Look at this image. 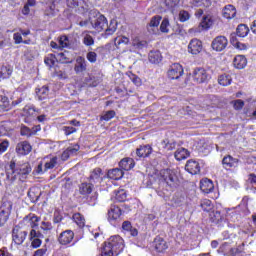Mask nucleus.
I'll return each mask as SVG.
<instances>
[{"instance_id": "4c0bfd02", "label": "nucleus", "mask_w": 256, "mask_h": 256, "mask_svg": "<svg viewBox=\"0 0 256 256\" xmlns=\"http://www.w3.org/2000/svg\"><path fill=\"white\" fill-rule=\"evenodd\" d=\"M85 81L88 87H97L101 83V80L93 75L86 77Z\"/></svg>"}, {"instance_id": "f3484780", "label": "nucleus", "mask_w": 256, "mask_h": 256, "mask_svg": "<svg viewBox=\"0 0 256 256\" xmlns=\"http://www.w3.org/2000/svg\"><path fill=\"white\" fill-rule=\"evenodd\" d=\"M93 189H95V185L91 183L90 181L81 183L79 185V193L80 195H83L84 197H89L91 193H93Z\"/></svg>"}, {"instance_id": "5701e85b", "label": "nucleus", "mask_w": 256, "mask_h": 256, "mask_svg": "<svg viewBox=\"0 0 256 256\" xmlns=\"http://www.w3.org/2000/svg\"><path fill=\"white\" fill-rule=\"evenodd\" d=\"M200 189L203 193H211L215 189V186L213 185V181L204 178L200 181Z\"/></svg>"}, {"instance_id": "dca6fc26", "label": "nucleus", "mask_w": 256, "mask_h": 256, "mask_svg": "<svg viewBox=\"0 0 256 256\" xmlns=\"http://www.w3.org/2000/svg\"><path fill=\"white\" fill-rule=\"evenodd\" d=\"M214 23H215V19L213 18V15L206 14L202 17L199 27H201L202 31H209V29H211Z\"/></svg>"}, {"instance_id": "6e6d98bb", "label": "nucleus", "mask_w": 256, "mask_h": 256, "mask_svg": "<svg viewBox=\"0 0 256 256\" xmlns=\"http://www.w3.org/2000/svg\"><path fill=\"white\" fill-rule=\"evenodd\" d=\"M59 45L61 49H65V47H69V38H67V36H61L59 39Z\"/></svg>"}, {"instance_id": "338daca9", "label": "nucleus", "mask_w": 256, "mask_h": 256, "mask_svg": "<svg viewBox=\"0 0 256 256\" xmlns=\"http://www.w3.org/2000/svg\"><path fill=\"white\" fill-rule=\"evenodd\" d=\"M24 113L28 117H33V115H35V108L34 107H25L24 108Z\"/></svg>"}, {"instance_id": "20e7f679", "label": "nucleus", "mask_w": 256, "mask_h": 256, "mask_svg": "<svg viewBox=\"0 0 256 256\" xmlns=\"http://www.w3.org/2000/svg\"><path fill=\"white\" fill-rule=\"evenodd\" d=\"M92 27L96 29V31H103L105 30V36L109 37V35H113L115 31H117V21L112 20L110 21V24L107 22V18L100 13L97 14V17L95 20H91Z\"/></svg>"}, {"instance_id": "f257e3e1", "label": "nucleus", "mask_w": 256, "mask_h": 256, "mask_svg": "<svg viewBox=\"0 0 256 256\" xmlns=\"http://www.w3.org/2000/svg\"><path fill=\"white\" fill-rule=\"evenodd\" d=\"M179 183L177 173L171 169H165L160 171L159 187L157 193L159 197H167L169 191H173Z\"/></svg>"}, {"instance_id": "6e6552de", "label": "nucleus", "mask_w": 256, "mask_h": 256, "mask_svg": "<svg viewBox=\"0 0 256 256\" xmlns=\"http://www.w3.org/2000/svg\"><path fill=\"white\" fill-rule=\"evenodd\" d=\"M227 45H229V40H227V37L225 36H217L213 39L211 43V47L214 51H224V49H227Z\"/></svg>"}, {"instance_id": "9b49d317", "label": "nucleus", "mask_w": 256, "mask_h": 256, "mask_svg": "<svg viewBox=\"0 0 256 256\" xmlns=\"http://www.w3.org/2000/svg\"><path fill=\"white\" fill-rule=\"evenodd\" d=\"M67 6L72 9H78L80 13H87L89 6L85 3V0H66Z\"/></svg>"}, {"instance_id": "c756f323", "label": "nucleus", "mask_w": 256, "mask_h": 256, "mask_svg": "<svg viewBox=\"0 0 256 256\" xmlns=\"http://www.w3.org/2000/svg\"><path fill=\"white\" fill-rule=\"evenodd\" d=\"M108 178L113 179L114 181H119V179L123 178V170L120 168H114L112 170H109L108 173Z\"/></svg>"}, {"instance_id": "e433bc0d", "label": "nucleus", "mask_w": 256, "mask_h": 256, "mask_svg": "<svg viewBox=\"0 0 256 256\" xmlns=\"http://www.w3.org/2000/svg\"><path fill=\"white\" fill-rule=\"evenodd\" d=\"M161 146L166 151H173V149H175V147H177V143H175V141H171L169 139H165V140H163L161 142Z\"/></svg>"}, {"instance_id": "c85d7f7f", "label": "nucleus", "mask_w": 256, "mask_h": 256, "mask_svg": "<svg viewBox=\"0 0 256 256\" xmlns=\"http://www.w3.org/2000/svg\"><path fill=\"white\" fill-rule=\"evenodd\" d=\"M236 69H245L247 67V58L243 55H238L233 60Z\"/></svg>"}, {"instance_id": "de8ad7c7", "label": "nucleus", "mask_w": 256, "mask_h": 256, "mask_svg": "<svg viewBox=\"0 0 256 256\" xmlns=\"http://www.w3.org/2000/svg\"><path fill=\"white\" fill-rule=\"evenodd\" d=\"M57 165V157L50 158L49 161L45 162L44 164V171H49V169H54Z\"/></svg>"}, {"instance_id": "39448f33", "label": "nucleus", "mask_w": 256, "mask_h": 256, "mask_svg": "<svg viewBox=\"0 0 256 256\" xmlns=\"http://www.w3.org/2000/svg\"><path fill=\"white\" fill-rule=\"evenodd\" d=\"M39 220L40 218L37 217L35 214H30L23 219V223H30V227H31V231L29 234L30 241H33V239H38L43 237V234H41V232L34 229V227H39V224H38Z\"/></svg>"}, {"instance_id": "7c9ffc66", "label": "nucleus", "mask_w": 256, "mask_h": 256, "mask_svg": "<svg viewBox=\"0 0 256 256\" xmlns=\"http://www.w3.org/2000/svg\"><path fill=\"white\" fill-rule=\"evenodd\" d=\"M122 229L123 231L130 233L132 237H137V235H139V231L137 230V228H133V225H131L130 221H124L122 223Z\"/></svg>"}, {"instance_id": "e2e57ef3", "label": "nucleus", "mask_w": 256, "mask_h": 256, "mask_svg": "<svg viewBox=\"0 0 256 256\" xmlns=\"http://www.w3.org/2000/svg\"><path fill=\"white\" fill-rule=\"evenodd\" d=\"M86 58L90 63H96L97 61V53L95 52H88Z\"/></svg>"}, {"instance_id": "a878e982", "label": "nucleus", "mask_w": 256, "mask_h": 256, "mask_svg": "<svg viewBox=\"0 0 256 256\" xmlns=\"http://www.w3.org/2000/svg\"><path fill=\"white\" fill-rule=\"evenodd\" d=\"M222 15L223 17H225V19H233L235 15H237V9L235 8V6L229 4L224 7Z\"/></svg>"}, {"instance_id": "052dcab7", "label": "nucleus", "mask_w": 256, "mask_h": 256, "mask_svg": "<svg viewBox=\"0 0 256 256\" xmlns=\"http://www.w3.org/2000/svg\"><path fill=\"white\" fill-rule=\"evenodd\" d=\"M40 227L43 229V231H51V229H53V224L48 221H42Z\"/></svg>"}, {"instance_id": "4d7b16f0", "label": "nucleus", "mask_w": 256, "mask_h": 256, "mask_svg": "<svg viewBox=\"0 0 256 256\" xmlns=\"http://www.w3.org/2000/svg\"><path fill=\"white\" fill-rule=\"evenodd\" d=\"M62 131H64L65 135H73V133H77V128L73 126H64Z\"/></svg>"}, {"instance_id": "ddd939ff", "label": "nucleus", "mask_w": 256, "mask_h": 256, "mask_svg": "<svg viewBox=\"0 0 256 256\" xmlns=\"http://www.w3.org/2000/svg\"><path fill=\"white\" fill-rule=\"evenodd\" d=\"M200 51H203V43L197 38L192 39L188 45V52L192 55H199Z\"/></svg>"}, {"instance_id": "2f4dec72", "label": "nucleus", "mask_w": 256, "mask_h": 256, "mask_svg": "<svg viewBox=\"0 0 256 256\" xmlns=\"http://www.w3.org/2000/svg\"><path fill=\"white\" fill-rule=\"evenodd\" d=\"M153 148H151L149 145L140 146L136 150L137 157H149L152 153Z\"/></svg>"}, {"instance_id": "3c124183", "label": "nucleus", "mask_w": 256, "mask_h": 256, "mask_svg": "<svg viewBox=\"0 0 256 256\" xmlns=\"http://www.w3.org/2000/svg\"><path fill=\"white\" fill-rule=\"evenodd\" d=\"M161 33H169V18H164L160 24Z\"/></svg>"}, {"instance_id": "0eeeda50", "label": "nucleus", "mask_w": 256, "mask_h": 256, "mask_svg": "<svg viewBox=\"0 0 256 256\" xmlns=\"http://www.w3.org/2000/svg\"><path fill=\"white\" fill-rule=\"evenodd\" d=\"M192 77L196 83H207L211 79V75L207 73V70L201 67L194 69Z\"/></svg>"}, {"instance_id": "ea45409f", "label": "nucleus", "mask_w": 256, "mask_h": 256, "mask_svg": "<svg viewBox=\"0 0 256 256\" xmlns=\"http://www.w3.org/2000/svg\"><path fill=\"white\" fill-rule=\"evenodd\" d=\"M11 73L13 70L9 66H2L0 70V78L1 79H9L11 77Z\"/></svg>"}, {"instance_id": "a19ab883", "label": "nucleus", "mask_w": 256, "mask_h": 256, "mask_svg": "<svg viewBox=\"0 0 256 256\" xmlns=\"http://www.w3.org/2000/svg\"><path fill=\"white\" fill-rule=\"evenodd\" d=\"M132 46L134 47V49H145V47H147V41L145 40H140L139 38H135L132 41Z\"/></svg>"}, {"instance_id": "c03bdc74", "label": "nucleus", "mask_w": 256, "mask_h": 256, "mask_svg": "<svg viewBox=\"0 0 256 256\" xmlns=\"http://www.w3.org/2000/svg\"><path fill=\"white\" fill-rule=\"evenodd\" d=\"M200 207L203 209V211L209 212L211 209H213V203L209 199H204L201 201Z\"/></svg>"}, {"instance_id": "c9c22d12", "label": "nucleus", "mask_w": 256, "mask_h": 256, "mask_svg": "<svg viewBox=\"0 0 256 256\" xmlns=\"http://www.w3.org/2000/svg\"><path fill=\"white\" fill-rule=\"evenodd\" d=\"M238 37H247L249 35V27L245 24H239L236 29Z\"/></svg>"}, {"instance_id": "13d9d810", "label": "nucleus", "mask_w": 256, "mask_h": 256, "mask_svg": "<svg viewBox=\"0 0 256 256\" xmlns=\"http://www.w3.org/2000/svg\"><path fill=\"white\" fill-rule=\"evenodd\" d=\"M113 117H115V112L113 110H109L101 117V119L103 121H111Z\"/></svg>"}, {"instance_id": "a211bd4d", "label": "nucleus", "mask_w": 256, "mask_h": 256, "mask_svg": "<svg viewBox=\"0 0 256 256\" xmlns=\"http://www.w3.org/2000/svg\"><path fill=\"white\" fill-rule=\"evenodd\" d=\"M32 150L31 144L27 141L19 142L16 145V153L18 155H29V152Z\"/></svg>"}, {"instance_id": "7ed1b4c3", "label": "nucleus", "mask_w": 256, "mask_h": 256, "mask_svg": "<svg viewBox=\"0 0 256 256\" xmlns=\"http://www.w3.org/2000/svg\"><path fill=\"white\" fill-rule=\"evenodd\" d=\"M125 249V241L119 235L111 236L104 243L101 254L99 256H117Z\"/></svg>"}, {"instance_id": "79ce46f5", "label": "nucleus", "mask_w": 256, "mask_h": 256, "mask_svg": "<svg viewBox=\"0 0 256 256\" xmlns=\"http://www.w3.org/2000/svg\"><path fill=\"white\" fill-rule=\"evenodd\" d=\"M210 221L212 223H221L223 221V216L221 215V212L219 211H213L210 213Z\"/></svg>"}, {"instance_id": "37998d69", "label": "nucleus", "mask_w": 256, "mask_h": 256, "mask_svg": "<svg viewBox=\"0 0 256 256\" xmlns=\"http://www.w3.org/2000/svg\"><path fill=\"white\" fill-rule=\"evenodd\" d=\"M55 61H57V57L55 56V54H48L44 59L45 65L50 68L55 65Z\"/></svg>"}, {"instance_id": "bb28decb", "label": "nucleus", "mask_w": 256, "mask_h": 256, "mask_svg": "<svg viewBox=\"0 0 256 256\" xmlns=\"http://www.w3.org/2000/svg\"><path fill=\"white\" fill-rule=\"evenodd\" d=\"M12 105L9 101V98L5 95H0V111L2 113H7V111H11Z\"/></svg>"}, {"instance_id": "f03ea898", "label": "nucleus", "mask_w": 256, "mask_h": 256, "mask_svg": "<svg viewBox=\"0 0 256 256\" xmlns=\"http://www.w3.org/2000/svg\"><path fill=\"white\" fill-rule=\"evenodd\" d=\"M31 170V165L29 163L17 164L12 160L6 170V177L11 183H15L17 177H19L20 181H25L29 173H31Z\"/></svg>"}, {"instance_id": "2eb2a0df", "label": "nucleus", "mask_w": 256, "mask_h": 256, "mask_svg": "<svg viewBox=\"0 0 256 256\" xmlns=\"http://www.w3.org/2000/svg\"><path fill=\"white\" fill-rule=\"evenodd\" d=\"M88 181L92 183V185H97V183H101L103 181V170H101V168H95L90 173Z\"/></svg>"}, {"instance_id": "0e129e2a", "label": "nucleus", "mask_w": 256, "mask_h": 256, "mask_svg": "<svg viewBox=\"0 0 256 256\" xmlns=\"http://www.w3.org/2000/svg\"><path fill=\"white\" fill-rule=\"evenodd\" d=\"M7 149H9V142L8 140H4L0 143V155H2V153H5Z\"/></svg>"}, {"instance_id": "cd10ccee", "label": "nucleus", "mask_w": 256, "mask_h": 256, "mask_svg": "<svg viewBox=\"0 0 256 256\" xmlns=\"http://www.w3.org/2000/svg\"><path fill=\"white\" fill-rule=\"evenodd\" d=\"M148 59H149L150 63L157 65V64L161 63L163 56L161 55V51L153 50V51H150Z\"/></svg>"}, {"instance_id": "1a4fd4ad", "label": "nucleus", "mask_w": 256, "mask_h": 256, "mask_svg": "<svg viewBox=\"0 0 256 256\" xmlns=\"http://www.w3.org/2000/svg\"><path fill=\"white\" fill-rule=\"evenodd\" d=\"M123 211L117 205H112L108 210V221L111 225H115L119 219H121Z\"/></svg>"}, {"instance_id": "a18cd8bd", "label": "nucleus", "mask_w": 256, "mask_h": 256, "mask_svg": "<svg viewBox=\"0 0 256 256\" xmlns=\"http://www.w3.org/2000/svg\"><path fill=\"white\" fill-rule=\"evenodd\" d=\"M114 44L117 48H119V45H129V38L125 36H119L114 39Z\"/></svg>"}, {"instance_id": "69168bd1", "label": "nucleus", "mask_w": 256, "mask_h": 256, "mask_svg": "<svg viewBox=\"0 0 256 256\" xmlns=\"http://www.w3.org/2000/svg\"><path fill=\"white\" fill-rule=\"evenodd\" d=\"M243 107H245V102L241 99H238L234 101V109L237 111L241 110Z\"/></svg>"}, {"instance_id": "6ab92c4d", "label": "nucleus", "mask_w": 256, "mask_h": 256, "mask_svg": "<svg viewBox=\"0 0 256 256\" xmlns=\"http://www.w3.org/2000/svg\"><path fill=\"white\" fill-rule=\"evenodd\" d=\"M222 165L225 169H232V167H237V165H239V159L234 158L231 155L224 156Z\"/></svg>"}, {"instance_id": "aec40b11", "label": "nucleus", "mask_w": 256, "mask_h": 256, "mask_svg": "<svg viewBox=\"0 0 256 256\" xmlns=\"http://www.w3.org/2000/svg\"><path fill=\"white\" fill-rule=\"evenodd\" d=\"M185 169L191 175H197V173L201 171V166H199V162L195 160H188Z\"/></svg>"}, {"instance_id": "864d4df0", "label": "nucleus", "mask_w": 256, "mask_h": 256, "mask_svg": "<svg viewBox=\"0 0 256 256\" xmlns=\"http://www.w3.org/2000/svg\"><path fill=\"white\" fill-rule=\"evenodd\" d=\"M20 135H22L23 137H32L33 136L31 129L27 126L21 127Z\"/></svg>"}, {"instance_id": "58836bf2", "label": "nucleus", "mask_w": 256, "mask_h": 256, "mask_svg": "<svg viewBox=\"0 0 256 256\" xmlns=\"http://www.w3.org/2000/svg\"><path fill=\"white\" fill-rule=\"evenodd\" d=\"M44 15L46 17H49V19H52V17H55L57 15V9H55V3H52L47 7L44 11Z\"/></svg>"}, {"instance_id": "09e8293b", "label": "nucleus", "mask_w": 256, "mask_h": 256, "mask_svg": "<svg viewBox=\"0 0 256 256\" xmlns=\"http://www.w3.org/2000/svg\"><path fill=\"white\" fill-rule=\"evenodd\" d=\"M7 221H9V212H7L6 210H1L0 211V227H3V225H5Z\"/></svg>"}, {"instance_id": "412c9836", "label": "nucleus", "mask_w": 256, "mask_h": 256, "mask_svg": "<svg viewBox=\"0 0 256 256\" xmlns=\"http://www.w3.org/2000/svg\"><path fill=\"white\" fill-rule=\"evenodd\" d=\"M57 60L59 63H72L75 61V55L69 51L58 53Z\"/></svg>"}, {"instance_id": "b1692460", "label": "nucleus", "mask_w": 256, "mask_h": 256, "mask_svg": "<svg viewBox=\"0 0 256 256\" xmlns=\"http://www.w3.org/2000/svg\"><path fill=\"white\" fill-rule=\"evenodd\" d=\"M119 167L122 171H131L135 167V160L133 158H124L120 161Z\"/></svg>"}, {"instance_id": "9d476101", "label": "nucleus", "mask_w": 256, "mask_h": 256, "mask_svg": "<svg viewBox=\"0 0 256 256\" xmlns=\"http://www.w3.org/2000/svg\"><path fill=\"white\" fill-rule=\"evenodd\" d=\"M161 19H163V17L159 15L153 16L150 19V22L146 26L148 33L151 35H157V33H159V23H161Z\"/></svg>"}, {"instance_id": "4be33fe9", "label": "nucleus", "mask_w": 256, "mask_h": 256, "mask_svg": "<svg viewBox=\"0 0 256 256\" xmlns=\"http://www.w3.org/2000/svg\"><path fill=\"white\" fill-rule=\"evenodd\" d=\"M74 71L75 73H77V75H79V73H84V71H87V61L85 60V58L79 56L76 59Z\"/></svg>"}, {"instance_id": "f704fd0d", "label": "nucleus", "mask_w": 256, "mask_h": 256, "mask_svg": "<svg viewBox=\"0 0 256 256\" xmlns=\"http://www.w3.org/2000/svg\"><path fill=\"white\" fill-rule=\"evenodd\" d=\"M233 79L231 78V75L229 74H222L218 78L219 85H222V87H227L228 85H231V82Z\"/></svg>"}, {"instance_id": "bf43d9fd", "label": "nucleus", "mask_w": 256, "mask_h": 256, "mask_svg": "<svg viewBox=\"0 0 256 256\" xmlns=\"http://www.w3.org/2000/svg\"><path fill=\"white\" fill-rule=\"evenodd\" d=\"M229 253L231 256L241 255V253H243V249L241 248V246L234 247L230 249Z\"/></svg>"}, {"instance_id": "680f3d73", "label": "nucleus", "mask_w": 256, "mask_h": 256, "mask_svg": "<svg viewBox=\"0 0 256 256\" xmlns=\"http://www.w3.org/2000/svg\"><path fill=\"white\" fill-rule=\"evenodd\" d=\"M189 12L187 11H180L179 13V19L182 23H185V21H189Z\"/></svg>"}, {"instance_id": "603ef678", "label": "nucleus", "mask_w": 256, "mask_h": 256, "mask_svg": "<svg viewBox=\"0 0 256 256\" xmlns=\"http://www.w3.org/2000/svg\"><path fill=\"white\" fill-rule=\"evenodd\" d=\"M83 43L84 45H86V47H91V45H95V39H93V36L85 34L83 38Z\"/></svg>"}, {"instance_id": "72a5a7b5", "label": "nucleus", "mask_w": 256, "mask_h": 256, "mask_svg": "<svg viewBox=\"0 0 256 256\" xmlns=\"http://www.w3.org/2000/svg\"><path fill=\"white\" fill-rule=\"evenodd\" d=\"M189 150L185 149V148H179L175 154L174 157L177 161H183V159H187V157H189Z\"/></svg>"}, {"instance_id": "4468645a", "label": "nucleus", "mask_w": 256, "mask_h": 256, "mask_svg": "<svg viewBox=\"0 0 256 256\" xmlns=\"http://www.w3.org/2000/svg\"><path fill=\"white\" fill-rule=\"evenodd\" d=\"M74 238L75 233L73 232V230H66L59 235L58 241L60 245H69V243H71V241H73Z\"/></svg>"}, {"instance_id": "423d86ee", "label": "nucleus", "mask_w": 256, "mask_h": 256, "mask_svg": "<svg viewBox=\"0 0 256 256\" xmlns=\"http://www.w3.org/2000/svg\"><path fill=\"white\" fill-rule=\"evenodd\" d=\"M27 235H29V233L26 230H23L21 226L16 225L12 229V242L15 245H23L25 239H27Z\"/></svg>"}, {"instance_id": "8fccbe9b", "label": "nucleus", "mask_w": 256, "mask_h": 256, "mask_svg": "<svg viewBox=\"0 0 256 256\" xmlns=\"http://www.w3.org/2000/svg\"><path fill=\"white\" fill-rule=\"evenodd\" d=\"M115 199L119 203H123V201H126L127 200V193L125 192V190H119L115 195Z\"/></svg>"}, {"instance_id": "5fc2aeb1", "label": "nucleus", "mask_w": 256, "mask_h": 256, "mask_svg": "<svg viewBox=\"0 0 256 256\" xmlns=\"http://www.w3.org/2000/svg\"><path fill=\"white\" fill-rule=\"evenodd\" d=\"M79 149H80L79 144H74V145L67 148L68 153H70L71 157H73V155H77Z\"/></svg>"}, {"instance_id": "473e14b6", "label": "nucleus", "mask_w": 256, "mask_h": 256, "mask_svg": "<svg viewBox=\"0 0 256 256\" xmlns=\"http://www.w3.org/2000/svg\"><path fill=\"white\" fill-rule=\"evenodd\" d=\"M36 95L39 101H43L49 97V87L42 86L41 88H36Z\"/></svg>"}, {"instance_id": "393cba45", "label": "nucleus", "mask_w": 256, "mask_h": 256, "mask_svg": "<svg viewBox=\"0 0 256 256\" xmlns=\"http://www.w3.org/2000/svg\"><path fill=\"white\" fill-rule=\"evenodd\" d=\"M154 247L158 251V253H163V251L168 249L169 246L167 245V242L163 238L157 236L154 239Z\"/></svg>"}, {"instance_id": "f8f14e48", "label": "nucleus", "mask_w": 256, "mask_h": 256, "mask_svg": "<svg viewBox=\"0 0 256 256\" xmlns=\"http://www.w3.org/2000/svg\"><path fill=\"white\" fill-rule=\"evenodd\" d=\"M183 75V66L179 63H174L168 70L169 79H179Z\"/></svg>"}, {"instance_id": "49530a36", "label": "nucleus", "mask_w": 256, "mask_h": 256, "mask_svg": "<svg viewBox=\"0 0 256 256\" xmlns=\"http://www.w3.org/2000/svg\"><path fill=\"white\" fill-rule=\"evenodd\" d=\"M73 219L79 227H85V217H83V215L76 213L73 215Z\"/></svg>"}, {"instance_id": "774afa93", "label": "nucleus", "mask_w": 256, "mask_h": 256, "mask_svg": "<svg viewBox=\"0 0 256 256\" xmlns=\"http://www.w3.org/2000/svg\"><path fill=\"white\" fill-rule=\"evenodd\" d=\"M248 183H250V185H252V187H255V185H256V175L255 174H249Z\"/></svg>"}]
</instances>
